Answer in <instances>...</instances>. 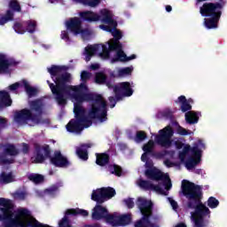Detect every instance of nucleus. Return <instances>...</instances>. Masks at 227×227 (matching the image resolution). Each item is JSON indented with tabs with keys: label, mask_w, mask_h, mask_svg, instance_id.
I'll list each match as a JSON object with an SVG mask.
<instances>
[{
	"label": "nucleus",
	"mask_w": 227,
	"mask_h": 227,
	"mask_svg": "<svg viewBox=\"0 0 227 227\" xmlns=\"http://www.w3.org/2000/svg\"><path fill=\"white\" fill-rule=\"evenodd\" d=\"M68 81V76H62L57 80V86L47 81L50 90L59 106H67L68 97L74 100V119L67 124V132H82L84 129L91 127V120H98L101 123L107 121V102L100 94H84L82 90H86L83 84L79 87L65 85ZM83 102H94L89 111V118L86 116V109L82 107Z\"/></svg>",
	"instance_id": "1"
},
{
	"label": "nucleus",
	"mask_w": 227,
	"mask_h": 227,
	"mask_svg": "<svg viewBox=\"0 0 227 227\" xmlns=\"http://www.w3.org/2000/svg\"><path fill=\"white\" fill-rule=\"evenodd\" d=\"M182 194L186 198V207L191 213L194 227H205V216L210 214V209L203 204V187L189 180L184 179L181 184Z\"/></svg>",
	"instance_id": "2"
},
{
	"label": "nucleus",
	"mask_w": 227,
	"mask_h": 227,
	"mask_svg": "<svg viewBox=\"0 0 227 227\" xmlns=\"http://www.w3.org/2000/svg\"><path fill=\"white\" fill-rule=\"evenodd\" d=\"M0 207L3 215H0V221L4 222V227H31L29 223H34L35 220L24 221V217L29 216V210L27 208L18 209L13 218V204L11 200L0 199Z\"/></svg>",
	"instance_id": "3"
},
{
	"label": "nucleus",
	"mask_w": 227,
	"mask_h": 227,
	"mask_svg": "<svg viewBox=\"0 0 227 227\" xmlns=\"http://www.w3.org/2000/svg\"><path fill=\"white\" fill-rule=\"evenodd\" d=\"M49 74H51V77L52 81L55 82L53 83V86H58V81L59 79H61L62 77H67V81L65 83V86H71L72 88H79L82 84L85 86L86 89L82 90V93L84 95H96L95 93L92 92H87L89 91L88 85H86V82L91 79V73L88 71H82L81 73V81L82 83L79 85H68L72 79V75L70 73L67 72L68 70V67L67 66H56L52 65L51 67L47 68ZM65 72V73H63Z\"/></svg>",
	"instance_id": "4"
},
{
	"label": "nucleus",
	"mask_w": 227,
	"mask_h": 227,
	"mask_svg": "<svg viewBox=\"0 0 227 227\" xmlns=\"http://www.w3.org/2000/svg\"><path fill=\"white\" fill-rule=\"evenodd\" d=\"M136 204L142 217L135 223V227H155V224L150 220L153 215V202L143 197H138Z\"/></svg>",
	"instance_id": "5"
},
{
	"label": "nucleus",
	"mask_w": 227,
	"mask_h": 227,
	"mask_svg": "<svg viewBox=\"0 0 227 227\" xmlns=\"http://www.w3.org/2000/svg\"><path fill=\"white\" fill-rule=\"evenodd\" d=\"M14 120L16 123L24 124L27 121H32L35 125H40V123H49V119H42V116L33 114L30 109L24 108L17 111L14 114Z\"/></svg>",
	"instance_id": "6"
},
{
	"label": "nucleus",
	"mask_w": 227,
	"mask_h": 227,
	"mask_svg": "<svg viewBox=\"0 0 227 227\" xmlns=\"http://www.w3.org/2000/svg\"><path fill=\"white\" fill-rule=\"evenodd\" d=\"M176 103L181 104L182 113H186V123H188L189 125H194L198 123V121H200V115H201V113L191 111L192 109V106L189 104V101H187V98H185V96L178 97L177 101H176Z\"/></svg>",
	"instance_id": "7"
},
{
	"label": "nucleus",
	"mask_w": 227,
	"mask_h": 227,
	"mask_svg": "<svg viewBox=\"0 0 227 227\" xmlns=\"http://www.w3.org/2000/svg\"><path fill=\"white\" fill-rule=\"evenodd\" d=\"M43 152L46 159H50L51 164L55 168H68L70 166V161L61 153V151H55L53 156H51V146L45 145H43Z\"/></svg>",
	"instance_id": "8"
},
{
	"label": "nucleus",
	"mask_w": 227,
	"mask_h": 227,
	"mask_svg": "<svg viewBox=\"0 0 227 227\" xmlns=\"http://www.w3.org/2000/svg\"><path fill=\"white\" fill-rule=\"evenodd\" d=\"M175 135V130L171 126H166L159 130V134L155 136V143L161 148H169L173 143L171 137Z\"/></svg>",
	"instance_id": "9"
},
{
	"label": "nucleus",
	"mask_w": 227,
	"mask_h": 227,
	"mask_svg": "<svg viewBox=\"0 0 227 227\" xmlns=\"http://www.w3.org/2000/svg\"><path fill=\"white\" fill-rule=\"evenodd\" d=\"M201 17H222L223 7L216 3H204L200 8Z\"/></svg>",
	"instance_id": "10"
},
{
	"label": "nucleus",
	"mask_w": 227,
	"mask_h": 227,
	"mask_svg": "<svg viewBox=\"0 0 227 227\" xmlns=\"http://www.w3.org/2000/svg\"><path fill=\"white\" fill-rule=\"evenodd\" d=\"M68 215H82V217H88L90 213L88 210L81 209L79 207L67 209L64 217L59 222V227H72Z\"/></svg>",
	"instance_id": "11"
},
{
	"label": "nucleus",
	"mask_w": 227,
	"mask_h": 227,
	"mask_svg": "<svg viewBox=\"0 0 227 227\" xmlns=\"http://www.w3.org/2000/svg\"><path fill=\"white\" fill-rule=\"evenodd\" d=\"M91 217L94 221H101V219H105V221L110 224L113 219V215L109 214L106 207H104L100 204H97L92 209Z\"/></svg>",
	"instance_id": "12"
},
{
	"label": "nucleus",
	"mask_w": 227,
	"mask_h": 227,
	"mask_svg": "<svg viewBox=\"0 0 227 227\" xmlns=\"http://www.w3.org/2000/svg\"><path fill=\"white\" fill-rule=\"evenodd\" d=\"M66 27L69 31V33H73V35H81L84 33L82 29V20L79 17L70 18L66 21Z\"/></svg>",
	"instance_id": "13"
},
{
	"label": "nucleus",
	"mask_w": 227,
	"mask_h": 227,
	"mask_svg": "<svg viewBox=\"0 0 227 227\" xmlns=\"http://www.w3.org/2000/svg\"><path fill=\"white\" fill-rule=\"evenodd\" d=\"M201 153H203V151L198 149V145L193 146L192 155L185 161L186 169H194L196 165L201 162Z\"/></svg>",
	"instance_id": "14"
},
{
	"label": "nucleus",
	"mask_w": 227,
	"mask_h": 227,
	"mask_svg": "<svg viewBox=\"0 0 227 227\" xmlns=\"http://www.w3.org/2000/svg\"><path fill=\"white\" fill-rule=\"evenodd\" d=\"M145 175L148 180H153L154 182H161V180H168L169 176L168 174L162 173L157 168H147Z\"/></svg>",
	"instance_id": "15"
},
{
	"label": "nucleus",
	"mask_w": 227,
	"mask_h": 227,
	"mask_svg": "<svg viewBox=\"0 0 227 227\" xmlns=\"http://www.w3.org/2000/svg\"><path fill=\"white\" fill-rule=\"evenodd\" d=\"M138 186L141 189H144V191H155V192H158V194H166L164 192V189L160 187V184H153L152 182L145 179H139L138 180Z\"/></svg>",
	"instance_id": "16"
},
{
	"label": "nucleus",
	"mask_w": 227,
	"mask_h": 227,
	"mask_svg": "<svg viewBox=\"0 0 227 227\" xmlns=\"http://www.w3.org/2000/svg\"><path fill=\"white\" fill-rule=\"evenodd\" d=\"M132 223V216L129 214L122 215H113V219L110 221L112 226H127Z\"/></svg>",
	"instance_id": "17"
},
{
	"label": "nucleus",
	"mask_w": 227,
	"mask_h": 227,
	"mask_svg": "<svg viewBox=\"0 0 227 227\" xmlns=\"http://www.w3.org/2000/svg\"><path fill=\"white\" fill-rule=\"evenodd\" d=\"M19 63L14 59H6V55L0 54V74H6L10 67H17Z\"/></svg>",
	"instance_id": "18"
},
{
	"label": "nucleus",
	"mask_w": 227,
	"mask_h": 227,
	"mask_svg": "<svg viewBox=\"0 0 227 227\" xmlns=\"http://www.w3.org/2000/svg\"><path fill=\"white\" fill-rule=\"evenodd\" d=\"M153 148H155V143L153 142V140H149L147 144L144 145L143 151L145 153L152 155V157H155V159H164V152L155 153L153 151Z\"/></svg>",
	"instance_id": "19"
},
{
	"label": "nucleus",
	"mask_w": 227,
	"mask_h": 227,
	"mask_svg": "<svg viewBox=\"0 0 227 227\" xmlns=\"http://www.w3.org/2000/svg\"><path fill=\"white\" fill-rule=\"evenodd\" d=\"M115 90L122 93L123 97H132L134 94V90L130 87V82H122L119 85H114Z\"/></svg>",
	"instance_id": "20"
},
{
	"label": "nucleus",
	"mask_w": 227,
	"mask_h": 227,
	"mask_svg": "<svg viewBox=\"0 0 227 227\" xmlns=\"http://www.w3.org/2000/svg\"><path fill=\"white\" fill-rule=\"evenodd\" d=\"M101 15L103 17L102 22L104 24H108V26H111L114 29H116V27H118V22H116L113 19V14L109 10L104 9L103 11H101Z\"/></svg>",
	"instance_id": "21"
},
{
	"label": "nucleus",
	"mask_w": 227,
	"mask_h": 227,
	"mask_svg": "<svg viewBox=\"0 0 227 227\" xmlns=\"http://www.w3.org/2000/svg\"><path fill=\"white\" fill-rule=\"evenodd\" d=\"M219 20H221V16H209L204 19V26L207 29H217Z\"/></svg>",
	"instance_id": "22"
},
{
	"label": "nucleus",
	"mask_w": 227,
	"mask_h": 227,
	"mask_svg": "<svg viewBox=\"0 0 227 227\" xmlns=\"http://www.w3.org/2000/svg\"><path fill=\"white\" fill-rule=\"evenodd\" d=\"M79 15L86 22H98L100 20V16L91 11L81 12Z\"/></svg>",
	"instance_id": "23"
},
{
	"label": "nucleus",
	"mask_w": 227,
	"mask_h": 227,
	"mask_svg": "<svg viewBox=\"0 0 227 227\" xmlns=\"http://www.w3.org/2000/svg\"><path fill=\"white\" fill-rule=\"evenodd\" d=\"M34 150L35 152V156L34 162L35 164H43L45 162V154L42 153V150H43V146L40 145L38 143L34 144Z\"/></svg>",
	"instance_id": "24"
},
{
	"label": "nucleus",
	"mask_w": 227,
	"mask_h": 227,
	"mask_svg": "<svg viewBox=\"0 0 227 227\" xmlns=\"http://www.w3.org/2000/svg\"><path fill=\"white\" fill-rule=\"evenodd\" d=\"M10 93L6 90H0V109L10 107L12 104Z\"/></svg>",
	"instance_id": "25"
},
{
	"label": "nucleus",
	"mask_w": 227,
	"mask_h": 227,
	"mask_svg": "<svg viewBox=\"0 0 227 227\" xmlns=\"http://www.w3.org/2000/svg\"><path fill=\"white\" fill-rule=\"evenodd\" d=\"M111 160V156L107 154L106 153H96V164L98 166H100L101 168H104L105 166H107Z\"/></svg>",
	"instance_id": "26"
},
{
	"label": "nucleus",
	"mask_w": 227,
	"mask_h": 227,
	"mask_svg": "<svg viewBox=\"0 0 227 227\" xmlns=\"http://www.w3.org/2000/svg\"><path fill=\"white\" fill-rule=\"evenodd\" d=\"M92 201H96L97 205H102V203H106V197L104 196V192H102V188L92 191L91 193Z\"/></svg>",
	"instance_id": "27"
},
{
	"label": "nucleus",
	"mask_w": 227,
	"mask_h": 227,
	"mask_svg": "<svg viewBox=\"0 0 227 227\" xmlns=\"http://www.w3.org/2000/svg\"><path fill=\"white\" fill-rule=\"evenodd\" d=\"M31 111H35L37 116L43 114V103L40 99H35L30 102Z\"/></svg>",
	"instance_id": "28"
},
{
	"label": "nucleus",
	"mask_w": 227,
	"mask_h": 227,
	"mask_svg": "<svg viewBox=\"0 0 227 227\" xmlns=\"http://www.w3.org/2000/svg\"><path fill=\"white\" fill-rule=\"evenodd\" d=\"M4 153H5V155H10V157H17V155L20 153L19 149H17V147L13 144H6L4 145Z\"/></svg>",
	"instance_id": "29"
},
{
	"label": "nucleus",
	"mask_w": 227,
	"mask_h": 227,
	"mask_svg": "<svg viewBox=\"0 0 227 227\" xmlns=\"http://www.w3.org/2000/svg\"><path fill=\"white\" fill-rule=\"evenodd\" d=\"M12 182H15V176H13V172H2L0 174V184L6 185L8 184H12Z\"/></svg>",
	"instance_id": "30"
},
{
	"label": "nucleus",
	"mask_w": 227,
	"mask_h": 227,
	"mask_svg": "<svg viewBox=\"0 0 227 227\" xmlns=\"http://www.w3.org/2000/svg\"><path fill=\"white\" fill-rule=\"evenodd\" d=\"M101 191L103 192V195L106 201L107 200H111V198H114V196H116V190L113 187H103L101 188Z\"/></svg>",
	"instance_id": "31"
},
{
	"label": "nucleus",
	"mask_w": 227,
	"mask_h": 227,
	"mask_svg": "<svg viewBox=\"0 0 227 227\" xmlns=\"http://www.w3.org/2000/svg\"><path fill=\"white\" fill-rule=\"evenodd\" d=\"M127 54L121 49L117 51L116 56L112 59V63H118V61L121 63H127Z\"/></svg>",
	"instance_id": "32"
},
{
	"label": "nucleus",
	"mask_w": 227,
	"mask_h": 227,
	"mask_svg": "<svg viewBox=\"0 0 227 227\" xmlns=\"http://www.w3.org/2000/svg\"><path fill=\"white\" fill-rule=\"evenodd\" d=\"M23 86L25 88L26 93L28 95L29 98L35 97L36 93H38L36 88L31 87V85H29V82H27V81L26 80L23 81Z\"/></svg>",
	"instance_id": "33"
},
{
	"label": "nucleus",
	"mask_w": 227,
	"mask_h": 227,
	"mask_svg": "<svg viewBox=\"0 0 227 227\" xmlns=\"http://www.w3.org/2000/svg\"><path fill=\"white\" fill-rule=\"evenodd\" d=\"M73 1H74V3H81L85 6H90V8H95L98 6V4L101 3V0H73Z\"/></svg>",
	"instance_id": "34"
},
{
	"label": "nucleus",
	"mask_w": 227,
	"mask_h": 227,
	"mask_svg": "<svg viewBox=\"0 0 227 227\" xmlns=\"http://www.w3.org/2000/svg\"><path fill=\"white\" fill-rule=\"evenodd\" d=\"M99 45V51H102L99 53V56L102 58V59H109L111 53L109 48H107V45L106 44H98Z\"/></svg>",
	"instance_id": "35"
},
{
	"label": "nucleus",
	"mask_w": 227,
	"mask_h": 227,
	"mask_svg": "<svg viewBox=\"0 0 227 227\" xmlns=\"http://www.w3.org/2000/svg\"><path fill=\"white\" fill-rule=\"evenodd\" d=\"M108 168L110 173L115 176H121L123 175V168L117 164L110 165Z\"/></svg>",
	"instance_id": "36"
},
{
	"label": "nucleus",
	"mask_w": 227,
	"mask_h": 227,
	"mask_svg": "<svg viewBox=\"0 0 227 227\" xmlns=\"http://www.w3.org/2000/svg\"><path fill=\"white\" fill-rule=\"evenodd\" d=\"M28 180L35 184H43V182L45 180V177H43V176L41 174H30L28 176Z\"/></svg>",
	"instance_id": "37"
},
{
	"label": "nucleus",
	"mask_w": 227,
	"mask_h": 227,
	"mask_svg": "<svg viewBox=\"0 0 227 227\" xmlns=\"http://www.w3.org/2000/svg\"><path fill=\"white\" fill-rule=\"evenodd\" d=\"M13 29L18 35H24V33H26V22H15Z\"/></svg>",
	"instance_id": "38"
},
{
	"label": "nucleus",
	"mask_w": 227,
	"mask_h": 227,
	"mask_svg": "<svg viewBox=\"0 0 227 227\" xmlns=\"http://www.w3.org/2000/svg\"><path fill=\"white\" fill-rule=\"evenodd\" d=\"M26 24V32L30 33V35H33L35 31H36V21L35 20H27L25 22Z\"/></svg>",
	"instance_id": "39"
},
{
	"label": "nucleus",
	"mask_w": 227,
	"mask_h": 227,
	"mask_svg": "<svg viewBox=\"0 0 227 227\" xmlns=\"http://www.w3.org/2000/svg\"><path fill=\"white\" fill-rule=\"evenodd\" d=\"M106 81H107V75L103 72H98L95 75V82L97 84H106Z\"/></svg>",
	"instance_id": "40"
},
{
	"label": "nucleus",
	"mask_w": 227,
	"mask_h": 227,
	"mask_svg": "<svg viewBox=\"0 0 227 227\" xmlns=\"http://www.w3.org/2000/svg\"><path fill=\"white\" fill-rule=\"evenodd\" d=\"M76 155L81 159L82 160H88V150L82 149V147H78L76 149Z\"/></svg>",
	"instance_id": "41"
},
{
	"label": "nucleus",
	"mask_w": 227,
	"mask_h": 227,
	"mask_svg": "<svg viewBox=\"0 0 227 227\" xmlns=\"http://www.w3.org/2000/svg\"><path fill=\"white\" fill-rule=\"evenodd\" d=\"M9 8L12 10V12H22V8L20 7V4L17 0H11L9 2Z\"/></svg>",
	"instance_id": "42"
},
{
	"label": "nucleus",
	"mask_w": 227,
	"mask_h": 227,
	"mask_svg": "<svg viewBox=\"0 0 227 227\" xmlns=\"http://www.w3.org/2000/svg\"><path fill=\"white\" fill-rule=\"evenodd\" d=\"M100 51V45L95 44L93 46H88L85 48V54L95 55Z\"/></svg>",
	"instance_id": "43"
},
{
	"label": "nucleus",
	"mask_w": 227,
	"mask_h": 227,
	"mask_svg": "<svg viewBox=\"0 0 227 227\" xmlns=\"http://www.w3.org/2000/svg\"><path fill=\"white\" fill-rule=\"evenodd\" d=\"M58 191H59V186L58 184H53L50 188L46 189L45 192H47L49 196H51L52 198H54V196L58 194Z\"/></svg>",
	"instance_id": "44"
},
{
	"label": "nucleus",
	"mask_w": 227,
	"mask_h": 227,
	"mask_svg": "<svg viewBox=\"0 0 227 227\" xmlns=\"http://www.w3.org/2000/svg\"><path fill=\"white\" fill-rule=\"evenodd\" d=\"M132 67H123L118 70L119 77H125V75H130L132 74Z\"/></svg>",
	"instance_id": "45"
},
{
	"label": "nucleus",
	"mask_w": 227,
	"mask_h": 227,
	"mask_svg": "<svg viewBox=\"0 0 227 227\" xmlns=\"http://www.w3.org/2000/svg\"><path fill=\"white\" fill-rule=\"evenodd\" d=\"M108 49L109 51H121V43L120 41H113V43H108Z\"/></svg>",
	"instance_id": "46"
},
{
	"label": "nucleus",
	"mask_w": 227,
	"mask_h": 227,
	"mask_svg": "<svg viewBox=\"0 0 227 227\" xmlns=\"http://www.w3.org/2000/svg\"><path fill=\"white\" fill-rule=\"evenodd\" d=\"M207 207H209V208H217L219 207V201L215 197H209L207 200Z\"/></svg>",
	"instance_id": "47"
},
{
	"label": "nucleus",
	"mask_w": 227,
	"mask_h": 227,
	"mask_svg": "<svg viewBox=\"0 0 227 227\" xmlns=\"http://www.w3.org/2000/svg\"><path fill=\"white\" fill-rule=\"evenodd\" d=\"M14 163H15V159L13 158L7 159V157L4 156V154H2L0 153V164H14Z\"/></svg>",
	"instance_id": "48"
},
{
	"label": "nucleus",
	"mask_w": 227,
	"mask_h": 227,
	"mask_svg": "<svg viewBox=\"0 0 227 227\" xmlns=\"http://www.w3.org/2000/svg\"><path fill=\"white\" fill-rule=\"evenodd\" d=\"M147 136L146 133L143 130L137 131L136 135V139L138 142L145 141L146 139Z\"/></svg>",
	"instance_id": "49"
},
{
	"label": "nucleus",
	"mask_w": 227,
	"mask_h": 227,
	"mask_svg": "<svg viewBox=\"0 0 227 227\" xmlns=\"http://www.w3.org/2000/svg\"><path fill=\"white\" fill-rule=\"evenodd\" d=\"M176 132L179 134V136H189V134H191V131L185 129V128L182 126L177 127Z\"/></svg>",
	"instance_id": "50"
},
{
	"label": "nucleus",
	"mask_w": 227,
	"mask_h": 227,
	"mask_svg": "<svg viewBox=\"0 0 227 227\" xmlns=\"http://www.w3.org/2000/svg\"><path fill=\"white\" fill-rule=\"evenodd\" d=\"M163 185L165 186L166 191H169L173 184H171V179L168 176V179H161Z\"/></svg>",
	"instance_id": "51"
},
{
	"label": "nucleus",
	"mask_w": 227,
	"mask_h": 227,
	"mask_svg": "<svg viewBox=\"0 0 227 227\" xmlns=\"http://www.w3.org/2000/svg\"><path fill=\"white\" fill-rule=\"evenodd\" d=\"M3 20H4V22H8V20H13V12L7 10L5 17L3 18Z\"/></svg>",
	"instance_id": "52"
},
{
	"label": "nucleus",
	"mask_w": 227,
	"mask_h": 227,
	"mask_svg": "<svg viewBox=\"0 0 227 227\" xmlns=\"http://www.w3.org/2000/svg\"><path fill=\"white\" fill-rule=\"evenodd\" d=\"M113 29H114V32L112 30V35H113L114 38H116L115 41L118 42V40H121V38L122 36L121 32L120 30L116 29V27L115 28L113 27Z\"/></svg>",
	"instance_id": "53"
},
{
	"label": "nucleus",
	"mask_w": 227,
	"mask_h": 227,
	"mask_svg": "<svg viewBox=\"0 0 227 227\" xmlns=\"http://www.w3.org/2000/svg\"><path fill=\"white\" fill-rule=\"evenodd\" d=\"M114 92L115 93V99L117 102H119V100H121L123 98V93H121L120 90H116V87H114Z\"/></svg>",
	"instance_id": "54"
},
{
	"label": "nucleus",
	"mask_w": 227,
	"mask_h": 227,
	"mask_svg": "<svg viewBox=\"0 0 227 227\" xmlns=\"http://www.w3.org/2000/svg\"><path fill=\"white\" fill-rule=\"evenodd\" d=\"M193 146H197L198 150H205L206 145L205 143H203V140L199 139L198 142L193 144Z\"/></svg>",
	"instance_id": "55"
},
{
	"label": "nucleus",
	"mask_w": 227,
	"mask_h": 227,
	"mask_svg": "<svg viewBox=\"0 0 227 227\" xmlns=\"http://www.w3.org/2000/svg\"><path fill=\"white\" fill-rule=\"evenodd\" d=\"M21 146H22V149H21L22 153H24L25 155H27V153H29V145L27 143H22Z\"/></svg>",
	"instance_id": "56"
},
{
	"label": "nucleus",
	"mask_w": 227,
	"mask_h": 227,
	"mask_svg": "<svg viewBox=\"0 0 227 227\" xmlns=\"http://www.w3.org/2000/svg\"><path fill=\"white\" fill-rule=\"evenodd\" d=\"M169 203L173 208V210H178V202H176L175 200L168 198Z\"/></svg>",
	"instance_id": "57"
},
{
	"label": "nucleus",
	"mask_w": 227,
	"mask_h": 227,
	"mask_svg": "<svg viewBox=\"0 0 227 227\" xmlns=\"http://www.w3.org/2000/svg\"><path fill=\"white\" fill-rule=\"evenodd\" d=\"M108 100L110 102V107L111 109L114 108L116 106V102H118L114 97H109Z\"/></svg>",
	"instance_id": "58"
},
{
	"label": "nucleus",
	"mask_w": 227,
	"mask_h": 227,
	"mask_svg": "<svg viewBox=\"0 0 227 227\" xmlns=\"http://www.w3.org/2000/svg\"><path fill=\"white\" fill-rule=\"evenodd\" d=\"M128 208H134V200L132 199H127L124 200Z\"/></svg>",
	"instance_id": "59"
},
{
	"label": "nucleus",
	"mask_w": 227,
	"mask_h": 227,
	"mask_svg": "<svg viewBox=\"0 0 227 227\" xmlns=\"http://www.w3.org/2000/svg\"><path fill=\"white\" fill-rule=\"evenodd\" d=\"M194 148V145L192 147H191V145H185L184 148H183V153H189V152H191L192 155V149Z\"/></svg>",
	"instance_id": "60"
},
{
	"label": "nucleus",
	"mask_w": 227,
	"mask_h": 227,
	"mask_svg": "<svg viewBox=\"0 0 227 227\" xmlns=\"http://www.w3.org/2000/svg\"><path fill=\"white\" fill-rule=\"evenodd\" d=\"M99 27L104 31H107L108 33H113V27H111V26L100 25Z\"/></svg>",
	"instance_id": "61"
},
{
	"label": "nucleus",
	"mask_w": 227,
	"mask_h": 227,
	"mask_svg": "<svg viewBox=\"0 0 227 227\" xmlns=\"http://www.w3.org/2000/svg\"><path fill=\"white\" fill-rule=\"evenodd\" d=\"M6 123H8V121L3 117H0V130L1 129H4L6 127Z\"/></svg>",
	"instance_id": "62"
},
{
	"label": "nucleus",
	"mask_w": 227,
	"mask_h": 227,
	"mask_svg": "<svg viewBox=\"0 0 227 227\" xmlns=\"http://www.w3.org/2000/svg\"><path fill=\"white\" fill-rule=\"evenodd\" d=\"M61 38H62V40H66V42H69L70 41V36L68 35V32L63 31L61 33Z\"/></svg>",
	"instance_id": "63"
},
{
	"label": "nucleus",
	"mask_w": 227,
	"mask_h": 227,
	"mask_svg": "<svg viewBox=\"0 0 227 227\" xmlns=\"http://www.w3.org/2000/svg\"><path fill=\"white\" fill-rule=\"evenodd\" d=\"M20 87V84L19 82H16V83L10 85L9 90H10V91H16V90Z\"/></svg>",
	"instance_id": "64"
}]
</instances>
